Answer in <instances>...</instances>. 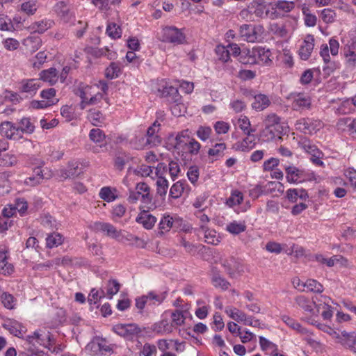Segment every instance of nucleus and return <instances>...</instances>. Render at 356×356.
I'll use <instances>...</instances> for the list:
<instances>
[{
    "mask_svg": "<svg viewBox=\"0 0 356 356\" xmlns=\"http://www.w3.org/2000/svg\"><path fill=\"white\" fill-rule=\"evenodd\" d=\"M296 130L310 135L316 134L323 127V123L318 119L313 118H302L295 123Z\"/></svg>",
    "mask_w": 356,
    "mask_h": 356,
    "instance_id": "nucleus-1",
    "label": "nucleus"
},
{
    "mask_svg": "<svg viewBox=\"0 0 356 356\" xmlns=\"http://www.w3.org/2000/svg\"><path fill=\"white\" fill-rule=\"evenodd\" d=\"M287 99L291 101V108L293 111L302 112L312 108V99L306 93L293 92L288 95Z\"/></svg>",
    "mask_w": 356,
    "mask_h": 356,
    "instance_id": "nucleus-2",
    "label": "nucleus"
},
{
    "mask_svg": "<svg viewBox=\"0 0 356 356\" xmlns=\"http://www.w3.org/2000/svg\"><path fill=\"white\" fill-rule=\"evenodd\" d=\"M144 329L136 323L118 324L113 328L117 334L129 340H133L134 338L142 336V332Z\"/></svg>",
    "mask_w": 356,
    "mask_h": 356,
    "instance_id": "nucleus-3",
    "label": "nucleus"
},
{
    "mask_svg": "<svg viewBox=\"0 0 356 356\" xmlns=\"http://www.w3.org/2000/svg\"><path fill=\"white\" fill-rule=\"evenodd\" d=\"M86 349L92 355H106L113 353V347L108 341L100 337H93L92 341L86 346Z\"/></svg>",
    "mask_w": 356,
    "mask_h": 356,
    "instance_id": "nucleus-4",
    "label": "nucleus"
},
{
    "mask_svg": "<svg viewBox=\"0 0 356 356\" xmlns=\"http://www.w3.org/2000/svg\"><path fill=\"white\" fill-rule=\"evenodd\" d=\"M286 178L290 183L302 182L306 179L309 181L316 180V175L314 172L306 174L304 170L296 166L285 167Z\"/></svg>",
    "mask_w": 356,
    "mask_h": 356,
    "instance_id": "nucleus-5",
    "label": "nucleus"
},
{
    "mask_svg": "<svg viewBox=\"0 0 356 356\" xmlns=\"http://www.w3.org/2000/svg\"><path fill=\"white\" fill-rule=\"evenodd\" d=\"M262 26L252 24H243L240 26L239 34L243 40L254 42L261 37Z\"/></svg>",
    "mask_w": 356,
    "mask_h": 356,
    "instance_id": "nucleus-6",
    "label": "nucleus"
},
{
    "mask_svg": "<svg viewBox=\"0 0 356 356\" xmlns=\"http://www.w3.org/2000/svg\"><path fill=\"white\" fill-rule=\"evenodd\" d=\"M337 342L344 348L350 349L356 353V332H347L343 330L339 333L334 332Z\"/></svg>",
    "mask_w": 356,
    "mask_h": 356,
    "instance_id": "nucleus-7",
    "label": "nucleus"
},
{
    "mask_svg": "<svg viewBox=\"0 0 356 356\" xmlns=\"http://www.w3.org/2000/svg\"><path fill=\"white\" fill-rule=\"evenodd\" d=\"M163 40L175 44H181L186 41V36L180 29L175 26H168L163 29Z\"/></svg>",
    "mask_w": 356,
    "mask_h": 356,
    "instance_id": "nucleus-8",
    "label": "nucleus"
},
{
    "mask_svg": "<svg viewBox=\"0 0 356 356\" xmlns=\"http://www.w3.org/2000/svg\"><path fill=\"white\" fill-rule=\"evenodd\" d=\"M41 87L40 79H24L19 82L18 90L21 94H26V97H33Z\"/></svg>",
    "mask_w": 356,
    "mask_h": 356,
    "instance_id": "nucleus-9",
    "label": "nucleus"
},
{
    "mask_svg": "<svg viewBox=\"0 0 356 356\" xmlns=\"http://www.w3.org/2000/svg\"><path fill=\"white\" fill-rule=\"evenodd\" d=\"M54 11L65 23H70L74 19V13L64 1H60L56 3Z\"/></svg>",
    "mask_w": 356,
    "mask_h": 356,
    "instance_id": "nucleus-10",
    "label": "nucleus"
},
{
    "mask_svg": "<svg viewBox=\"0 0 356 356\" xmlns=\"http://www.w3.org/2000/svg\"><path fill=\"white\" fill-rule=\"evenodd\" d=\"M0 133L3 136L11 140H19L22 138L19 130L10 122L5 121L0 124Z\"/></svg>",
    "mask_w": 356,
    "mask_h": 356,
    "instance_id": "nucleus-11",
    "label": "nucleus"
},
{
    "mask_svg": "<svg viewBox=\"0 0 356 356\" xmlns=\"http://www.w3.org/2000/svg\"><path fill=\"white\" fill-rule=\"evenodd\" d=\"M314 47V38L312 35H307L301 44L298 53L300 58L307 60L311 56Z\"/></svg>",
    "mask_w": 356,
    "mask_h": 356,
    "instance_id": "nucleus-12",
    "label": "nucleus"
},
{
    "mask_svg": "<svg viewBox=\"0 0 356 356\" xmlns=\"http://www.w3.org/2000/svg\"><path fill=\"white\" fill-rule=\"evenodd\" d=\"M94 227L97 231L102 232L106 236L119 240L121 236V231L118 230L112 224L108 222H97L94 225Z\"/></svg>",
    "mask_w": 356,
    "mask_h": 356,
    "instance_id": "nucleus-13",
    "label": "nucleus"
},
{
    "mask_svg": "<svg viewBox=\"0 0 356 356\" xmlns=\"http://www.w3.org/2000/svg\"><path fill=\"white\" fill-rule=\"evenodd\" d=\"M222 264L227 273L231 277H234L236 273H240L243 271L242 264L234 257H230L228 259L224 260Z\"/></svg>",
    "mask_w": 356,
    "mask_h": 356,
    "instance_id": "nucleus-14",
    "label": "nucleus"
},
{
    "mask_svg": "<svg viewBox=\"0 0 356 356\" xmlns=\"http://www.w3.org/2000/svg\"><path fill=\"white\" fill-rule=\"evenodd\" d=\"M287 130L288 127L280 123L275 126H272V127H270L268 131H266V129H264L263 136H265L267 140H273L276 138H281V136L286 134Z\"/></svg>",
    "mask_w": 356,
    "mask_h": 356,
    "instance_id": "nucleus-15",
    "label": "nucleus"
},
{
    "mask_svg": "<svg viewBox=\"0 0 356 356\" xmlns=\"http://www.w3.org/2000/svg\"><path fill=\"white\" fill-rule=\"evenodd\" d=\"M83 172V169L79 168V163L77 161H72L68 163L67 169L60 170V176L64 179L74 178Z\"/></svg>",
    "mask_w": 356,
    "mask_h": 356,
    "instance_id": "nucleus-16",
    "label": "nucleus"
},
{
    "mask_svg": "<svg viewBox=\"0 0 356 356\" xmlns=\"http://www.w3.org/2000/svg\"><path fill=\"white\" fill-rule=\"evenodd\" d=\"M136 221L141 224L146 229H151L156 222V218L149 213L147 211H141L136 217Z\"/></svg>",
    "mask_w": 356,
    "mask_h": 356,
    "instance_id": "nucleus-17",
    "label": "nucleus"
},
{
    "mask_svg": "<svg viewBox=\"0 0 356 356\" xmlns=\"http://www.w3.org/2000/svg\"><path fill=\"white\" fill-rule=\"evenodd\" d=\"M159 91L161 92V96L169 104L170 102H177L180 99H181V96L179 95L178 89L176 87L165 86Z\"/></svg>",
    "mask_w": 356,
    "mask_h": 356,
    "instance_id": "nucleus-18",
    "label": "nucleus"
},
{
    "mask_svg": "<svg viewBox=\"0 0 356 356\" xmlns=\"http://www.w3.org/2000/svg\"><path fill=\"white\" fill-rule=\"evenodd\" d=\"M251 53L253 54L255 58L258 60V63L261 62L262 63L269 65L272 63L270 58L271 52L268 49H265L261 47H254L251 50Z\"/></svg>",
    "mask_w": 356,
    "mask_h": 356,
    "instance_id": "nucleus-19",
    "label": "nucleus"
},
{
    "mask_svg": "<svg viewBox=\"0 0 356 356\" xmlns=\"http://www.w3.org/2000/svg\"><path fill=\"white\" fill-rule=\"evenodd\" d=\"M49 339L50 335L49 333L42 334L38 331H35L32 335H28L26 340L29 346L35 348L34 341L40 346H46L47 342H48Z\"/></svg>",
    "mask_w": 356,
    "mask_h": 356,
    "instance_id": "nucleus-20",
    "label": "nucleus"
},
{
    "mask_svg": "<svg viewBox=\"0 0 356 356\" xmlns=\"http://www.w3.org/2000/svg\"><path fill=\"white\" fill-rule=\"evenodd\" d=\"M3 327L15 337L19 338L23 337L24 327L19 322L15 320H8L3 324Z\"/></svg>",
    "mask_w": 356,
    "mask_h": 356,
    "instance_id": "nucleus-21",
    "label": "nucleus"
},
{
    "mask_svg": "<svg viewBox=\"0 0 356 356\" xmlns=\"http://www.w3.org/2000/svg\"><path fill=\"white\" fill-rule=\"evenodd\" d=\"M39 75L40 78L38 79H40V81L47 82L51 86L54 85L58 79V71L55 67L42 70Z\"/></svg>",
    "mask_w": 356,
    "mask_h": 356,
    "instance_id": "nucleus-22",
    "label": "nucleus"
},
{
    "mask_svg": "<svg viewBox=\"0 0 356 356\" xmlns=\"http://www.w3.org/2000/svg\"><path fill=\"white\" fill-rule=\"evenodd\" d=\"M136 190L137 192H139L140 195H141V201L146 205L152 204V196L150 195V188L149 186L145 182H140L137 184L136 186Z\"/></svg>",
    "mask_w": 356,
    "mask_h": 356,
    "instance_id": "nucleus-23",
    "label": "nucleus"
},
{
    "mask_svg": "<svg viewBox=\"0 0 356 356\" xmlns=\"http://www.w3.org/2000/svg\"><path fill=\"white\" fill-rule=\"evenodd\" d=\"M152 330L158 334H170L173 331L172 325L168 319H162L155 323L152 325Z\"/></svg>",
    "mask_w": 356,
    "mask_h": 356,
    "instance_id": "nucleus-24",
    "label": "nucleus"
},
{
    "mask_svg": "<svg viewBox=\"0 0 356 356\" xmlns=\"http://www.w3.org/2000/svg\"><path fill=\"white\" fill-rule=\"evenodd\" d=\"M295 302L298 306L305 312H309L312 314H314V306L315 305V300H310L304 296H298L296 297Z\"/></svg>",
    "mask_w": 356,
    "mask_h": 356,
    "instance_id": "nucleus-25",
    "label": "nucleus"
},
{
    "mask_svg": "<svg viewBox=\"0 0 356 356\" xmlns=\"http://www.w3.org/2000/svg\"><path fill=\"white\" fill-rule=\"evenodd\" d=\"M149 305H161L166 298L168 296V291H151L148 292L146 294Z\"/></svg>",
    "mask_w": 356,
    "mask_h": 356,
    "instance_id": "nucleus-26",
    "label": "nucleus"
},
{
    "mask_svg": "<svg viewBox=\"0 0 356 356\" xmlns=\"http://www.w3.org/2000/svg\"><path fill=\"white\" fill-rule=\"evenodd\" d=\"M90 139L96 144H99L100 147H105L106 145V135L104 132L99 128L92 129L89 133Z\"/></svg>",
    "mask_w": 356,
    "mask_h": 356,
    "instance_id": "nucleus-27",
    "label": "nucleus"
},
{
    "mask_svg": "<svg viewBox=\"0 0 356 356\" xmlns=\"http://www.w3.org/2000/svg\"><path fill=\"white\" fill-rule=\"evenodd\" d=\"M282 320L289 327H291V329L297 331L298 333H300V334H307L309 333V331H308L307 329L303 327L300 325V323H299L295 319L291 318L289 316H286V315L283 316L282 317Z\"/></svg>",
    "mask_w": 356,
    "mask_h": 356,
    "instance_id": "nucleus-28",
    "label": "nucleus"
},
{
    "mask_svg": "<svg viewBox=\"0 0 356 356\" xmlns=\"http://www.w3.org/2000/svg\"><path fill=\"white\" fill-rule=\"evenodd\" d=\"M186 184L185 180H180L175 183L170 189L169 198L177 199L180 197L184 191Z\"/></svg>",
    "mask_w": 356,
    "mask_h": 356,
    "instance_id": "nucleus-29",
    "label": "nucleus"
},
{
    "mask_svg": "<svg viewBox=\"0 0 356 356\" xmlns=\"http://www.w3.org/2000/svg\"><path fill=\"white\" fill-rule=\"evenodd\" d=\"M270 104V100L268 96L259 94L254 97V102L252 104V106L257 111H262L267 108Z\"/></svg>",
    "mask_w": 356,
    "mask_h": 356,
    "instance_id": "nucleus-30",
    "label": "nucleus"
},
{
    "mask_svg": "<svg viewBox=\"0 0 356 356\" xmlns=\"http://www.w3.org/2000/svg\"><path fill=\"white\" fill-rule=\"evenodd\" d=\"M156 131L155 124H152L147 129L146 135L143 137V140L145 139L146 140V145L154 146L160 143L159 137L156 135Z\"/></svg>",
    "mask_w": 356,
    "mask_h": 356,
    "instance_id": "nucleus-31",
    "label": "nucleus"
},
{
    "mask_svg": "<svg viewBox=\"0 0 356 356\" xmlns=\"http://www.w3.org/2000/svg\"><path fill=\"white\" fill-rule=\"evenodd\" d=\"M186 314L187 311L179 309H176L172 312V322L170 324L172 325V328H174V327L181 326L184 323L185 319L186 318Z\"/></svg>",
    "mask_w": 356,
    "mask_h": 356,
    "instance_id": "nucleus-32",
    "label": "nucleus"
},
{
    "mask_svg": "<svg viewBox=\"0 0 356 356\" xmlns=\"http://www.w3.org/2000/svg\"><path fill=\"white\" fill-rule=\"evenodd\" d=\"M191 132L188 129L183 130L179 132L175 137V147L177 149L182 148L186 146L191 139Z\"/></svg>",
    "mask_w": 356,
    "mask_h": 356,
    "instance_id": "nucleus-33",
    "label": "nucleus"
},
{
    "mask_svg": "<svg viewBox=\"0 0 356 356\" xmlns=\"http://www.w3.org/2000/svg\"><path fill=\"white\" fill-rule=\"evenodd\" d=\"M91 124L95 127H99L104 121L103 114L95 108L90 109L87 117Z\"/></svg>",
    "mask_w": 356,
    "mask_h": 356,
    "instance_id": "nucleus-34",
    "label": "nucleus"
},
{
    "mask_svg": "<svg viewBox=\"0 0 356 356\" xmlns=\"http://www.w3.org/2000/svg\"><path fill=\"white\" fill-rule=\"evenodd\" d=\"M17 127L19 130L20 136H22L24 133L31 134L35 130V126L29 118H23L21 119L19 126Z\"/></svg>",
    "mask_w": 356,
    "mask_h": 356,
    "instance_id": "nucleus-35",
    "label": "nucleus"
},
{
    "mask_svg": "<svg viewBox=\"0 0 356 356\" xmlns=\"http://www.w3.org/2000/svg\"><path fill=\"white\" fill-rule=\"evenodd\" d=\"M54 24L52 20L42 19L41 21L35 22L31 25L32 29L38 33H43L47 29H50Z\"/></svg>",
    "mask_w": 356,
    "mask_h": 356,
    "instance_id": "nucleus-36",
    "label": "nucleus"
},
{
    "mask_svg": "<svg viewBox=\"0 0 356 356\" xmlns=\"http://www.w3.org/2000/svg\"><path fill=\"white\" fill-rule=\"evenodd\" d=\"M302 286L306 288L307 291L318 293H321L323 291V285L316 280L313 279H308L305 283H302Z\"/></svg>",
    "mask_w": 356,
    "mask_h": 356,
    "instance_id": "nucleus-37",
    "label": "nucleus"
},
{
    "mask_svg": "<svg viewBox=\"0 0 356 356\" xmlns=\"http://www.w3.org/2000/svg\"><path fill=\"white\" fill-rule=\"evenodd\" d=\"M156 193L159 196L165 197L168 188V181L163 176H159L156 181Z\"/></svg>",
    "mask_w": 356,
    "mask_h": 356,
    "instance_id": "nucleus-38",
    "label": "nucleus"
},
{
    "mask_svg": "<svg viewBox=\"0 0 356 356\" xmlns=\"http://www.w3.org/2000/svg\"><path fill=\"white\" fill-rule=\"evenodd\" d=\"M121 74V69L120 64L112 62L105 70V76L109 79H113L120 76Z\"/></svg>",
    "mask_w": 356,
    "mask_h": 356,
    "instance_id": "nucleus-39",
    "label": "nucleus"
},
{
    "mask_svg": "<svg viewBox=\"0 0 356 356\" xmlns=\"http://www.w3.org/2000/svg\"><path fill=\"white\" fill-rule=\"evenodd\" d=\"M243 200V193L237 190L232 192L230 197L227 200L226 204L229 207L239 205Z\"/></svg>",
    "mask_w": 356,
    "mask_h": 356,
    "instance_id": "nucleus-40",
    "label": "nucleus"
},
{
    "mask_svg": "<svg viewBox=\"0 0 356 356\" xmlns=\"http://www.w3.org/2000/svg\"><path fill=\"white\" fill-rule=\"evenodd\" d=\"M238 60L243 64H255L258 63V60L255 58L253 54L251 53V50L250 49H243L242 50V53L238 58Z\"/></svg>",
    "mask_w": 356,
    "mask_h": 356,
    "instance_id": "nucleus-41",
    "label": "nucleus"
},
{
    "mask_svg": "<svg viewBox=\"0 0 356 356\" xmlns=\"http://www.w3.org/2000/svg\"><path fill=\"white\" fill-rule=\"evenodd\" d=\"M227 231L233 234H239L246 229L245 222L233 221L227 225Z\"/></svg>",
    "mask_w": 356,
    "mask_h": 356,
    "instance_id": "nucleus-42",
    "label": "nucleus"
},
{
    "mask_svg": "<svg viewBox=\"0 0 356 356\" xmlns=\"http://www.w3.org/2000/svg\"><path fill=\"white\" fill-rule=\"evenodd\" d=\"M299 145L302 149H303L311 156L316 154V151H320V149L314 144H313L309 139L307 138H304L299 143Z\"/></svg>",
    "mask_w": 356,
    "mask_h": 356,
    "instance_id": "nucleus-43",
    "label": "nucleus"
},
{
    "mask_svg": "<svg viewBox=\"0 0 356 356\" xmlns=\"http://www.w3.org/2000/svg\"><path fill=\"white\" fill-rule=\"evenodd\" d=\"M46 242L47 248H53L63 243V236L58 233H53L47 237Z\"/></svg>",
    "mask_w": 356,
    "mask_h": 356,
    "instance_id": "nucleus-44",
    "label": "nucleus"
},
{
    "mask_svg": "<svg viewBox=\"0 0 356 356\" xmlns=\"http://www.w3.org/2000/svg\"><path fill=\"white\" fill-rule=\"evenodd\" d=\"M170 110L172 114L176 117L183 115L186 112V107L182 103V99H180L177 102H170Z\"/></svg>",
    "mask_w": 356,
    "mask_h": 356,
    "instance_id": "nucleus-45",
    "label": "nucleus"
},
{
    "mask_svg": "<svg viewBox=\"0 0 356 356\" xmlns=\"http://www.w3.org/2000/svg\"><path fill=\"white\" fill-rule=\"evenodd\" d=\"M211 282L215 287L221 288L224 291L228 289L230 286V283L219 274H214L213 275Z\"/></svg>",
    "mask_w": 356,
    "mask_h": 356,
    "instance_id": "nucleus-46",
    "label": "nucleus"
},
{
    "mask_svg": "<svg viewBox=\"0 0 356 356\" xmlns=\"http://www.w3.org/2000/svg\"><path fill=\"white\" fill-rule=\"evenodd\" d=\"M106 33L111 38L117 39L122 36V30L115 23H110L107 25Z\"/></svg>",
    "mask_w": 356,
    "mask_h": 356,
    "instance_id": "nucleus-47",
    "label": "nucleus"
},
{
    "mask_svg": "<svg viewBox=\"0 0 356 356\" xmlns=\"http://www.w3.org/2000/svg\"><path fill=\"white\" fill-rule=\"evenodd\" d=\"M174 220L173 218L170 216H164L160 222H159V229L161 230V232L163 234L165 232H168L170 230L171 227H172Z\"/></svg>",
    "mask_w": 356,
    "mask_h": 356,
    "instance_id": "nucleus-48",
    "label": "nucleus"
},
{
    "mask_svg": "<svg viewBox=\"0 0 356 356\" xmlns=\"http://www.w3.org/2000/svg\"><path fill=\"white\" fill-rule=\"evenodd\" d=\"M99 197L107 202H113L117 198L110 187H103L100 190Z\"/></svg>",
    "mask_w": 356,
    "mask_h": 356,
    "instance_id": "nucleus-49",
    "label": "nucleus"
},
{
    "mask_svg": "<svg viewBox=\"0 0 356 356\" xmlns=\"http://www.w3.org/2000/svg\"><path fill=\"white\" fill-rule=\"evenodd\" d=\"M204 233L205 242L209 244L218 245L220 243L219 238L216 236L214 230L209 228L202 231Z\"/></svg>",
    "mask_w": 356,
    "mask_h": 356,
    "instance_id": "nucleus-50",
    "label": "nucleus"
},
{
    "mask_svg": "<svg viewBox=\"0 0 356 356\" xmlns=\"http://www.w3.org/2000/svg\"><path fill=\"white\" fill-rule=\"evenodd\" d=\"M21 10L29 15H33L37 10L36 2L31 0L22 3Z\"/></svg>",
    "mask_w": 356,
    "mask_h": 356,
    "instance_id": "nucleus-51",
    "label": "nucleus"
},
{
    "mask_svg": "<svg viewBox=\"0 0 356 356\" xmlns=\"http://www.w3.org/2000/svg\"><path fill=\"white\" fill-rule=\"evenodd\" d=\"M216 53L219 60L227 62L230 58V51L224 46L218 45L216 48Z\"/></svg>",
    "mask_w": 356,
    "mask_h": 356,
    "instance_id": "nucleus-52",
    "label": "nucleus"
},
{
    "mask_svg": "<svg viewBox=\"0 0 356 356\" xmlns=\"http://www.w3.org/2000/svg\"><path fill=\"white\" fill-rule=\"evenodd\" d=\"M259 344L263 350H270V353H275L277 350V346L264 337H259Z\"/></svg>",
    "mask_w": 356,
    "mask_h": 356,
    "instance_id": "nucleus-53",
    "label": "nucleus"
},
{
    "mask_svg": "<svg viewBox=\"0 0 356 356\" xmlns=\"http://www.w3.org/2000/svg\"><path fill=\"white\" fill-rule=\"evenodd\" d=\"M238 127L241 130L243 131V132L249 135L251 134V133L254 132V129H252L250 128V122L248 117L243 116L241 118L238 119Z\"/></svg>",
    "mask_w": 356,
    "mask_h": 356,
    "instance_id": "nucleus-54",
    "label": "nucleus"
},
{
    "mask_svg": "<svg viewBox=\"0 0 356 356\" xmlns=\"http://www.w3.org/2000/svg\"><path fill=\"white\" fill-rule=\"evenodd\" d=\"M76 26L74 33L76 38H81L83 36L88 28V22L85 21L79 20L74 24Z\"/></svg>",
    "mask_w": 356,
    "mask_h": 356,
    "instance_id": "nucleus-55",
    "label": "nucleus"
},
{
    "mask_svg": "<svg viewBox=\"0 0 356 356\" xmlns=\"http://www.w3.org/2000/svg\"><path fill=\"white\" fill-rule=\"evenodd\" d=\"M129 161V156L127 154H120L115 156L114 160V165L116 169L121 171L124 169V165Z\"/></svg>",
    "mask_w": 356,
    "mask_h": 356,
    "instance_id": "nucleus-56",
    "label": "nucleus"
},
{
    "mask_svg": "<svg viewBox=\"0 0 356 356\" xmlns=\"http://www.w3.org/2000/svg\"><path fill=\"white\" fill-rule=\"evenodd\" d=\"M315 260L321 264H325L328 267H332L339 261V259L337 255L326 259L322 254H316Z\"/></svg>",
    "mask_w": 356,
    "mask_h": 356,
    "instance_id": "nucleus-57",
    "label": "nucleus"
},
{
    "mask_svg": "<svg viewBox=\"0 0 356 356\" xmlns=\"http://www.w3.org/2000/svg\"><path fill=\"white\" fill-rule=\"evenodd\" d=\"M47 54L44 51L38 52L35 58L31 60L34 68L39 69L46 61Z\"/></svg>",
    "mask_w": 356,
    "mask_h": 356,
    "instance_id": "nucleus-58",
    "label": "nucleus"
},
{
    "mask_svg": "<svg viewBox=\"0 0 356 356\" xmlns=\"http://www.w3.org/2000/svg\"><path fill=\"white\" fill-rule=\"evenodd\" d=\"M265 128L266 129V131L269 130L270 127H272V126H275V124H278L280 122V118L278 117L275 113L269 114L266 116V119L264 121Z\"/></svg>",
    "mask_w": 356,
    "mask_h": 356,
    "instance_id": "nucleus-59",
    "label": "nucleus"
},
{
    "mask_svg": "<svg viewBox=\"0 0 356 356\" xmlns=\"http://www.w3.org/2000/svg\"><path fill=\"white\" fill-rule=\"evenodd\" d=\"M90 89V87L86 86L83 88H79V89L77 90L76 95H79L80 97V98L81 99V102L80 103V108L81 109H84L86 106L87 105V102L89 99L88 97V90Z\"/></svg>",
    "mask_w": 356,
    "mask_h": 356,
    "instance_id": "nucleus-60",
    "label": "nucleus"
},
{
    "mask_svg": "<svg viewBox=\"0 0 356 356\" xmlns=\"http://www.w3.org/2000/svg\"><path fill=\"white\" fill-rule=\"evenodd\" d=\"M226 149V145L224 143H216L213 147L210 148L208 151V154L213 156H221L223 154V151Z\"/></svg>",
    "mask_w": 356,
    "mask_h": 356,
    "instance_id": "nucleus-61",
    "label": "nucleus"
},
{
    "mask_svg": "<svg viewBox=\"0 0 356 356\" xmlns=\"http://www.w3.org/2000/svg\"><path fill=\"white\" fill-rule=\"evenodd\" d=\"M335 17L336 13L334 10L330 8H325L321 11V18L327 24L333 22Z\"/></svg>",
    "mask_w": 356,
    "mask_h": 356,
    "instance_id": "nucleus-62",
    "label": "nucleus"
},
{
    "mask_svg": "<svg viewBox=\"0 0 356 356\" xmlns=\"http://www.w3.org/2000/svg\"><path fill=\"white\" fill-rule=\"evenodd\" d=\"M120 288V284L116 280H109L107 285V293L110 299L119 291Z\"/></svg>",
    "mask_w": 356,
    "mask_h": 356,
    "instance_id": "nucleus-63",
    "label": "nucleus"
},
{
    "mask_svg": "<svg viewBox=\"0 0 356 356\" xmlns=\"http://www.w3.org/2000/svg\"><path fill=\"white\" fill-rule=\"evenodd\" d=\"M275 6L278 10L288 13L294 8L295 3L293 1H278Z\"/></svg>",
    "mask_w": 356,
    "mask_h": 356,
    "instance_id": "nucleus-64",
    "label": "nucleus"
}]
</instances>
